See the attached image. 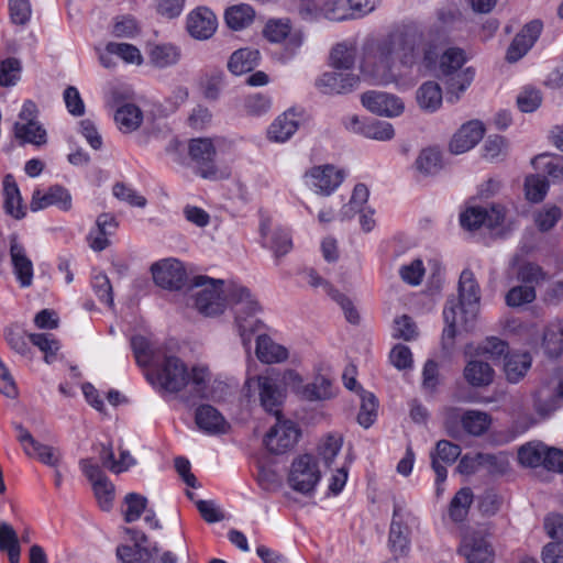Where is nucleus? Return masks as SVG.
<instances>
[{
	"label": "nucleus",
	"instance_id": "f257e3e1",
	"mask_svg": "<svg viewBox=\"0 0 563 563\" xmlns=\"http://www.w3.org/2000/svg\"><path fill=\"white\" fill-rule=\"evenodd\" d=\"M438 56L432 30L426 32L416 23H404L364 43L361 70L376 84L387 85L415 68H430Z\"/></svg>",
	"mask_w": 563,
	"mask_h": 563
},
{
	"label": "nucleus",
	"instance_id": "f03ea898",
	"mask_svg": "<svg viewBox=\"0 0 563 563\" xmlns=\"http://www.w3.org/2000/svg\"><path fill=\"white\" fill-rule=\"evenodd\" d=\"M479 299L481 288L475 275L471 269L465 268L459 279V299L449 298L443 309V318L446 323L442 334L443 341L455 338L457 325L466 331L473 327L478 312Z\"/></svg>",
	"mask_w": 563,
	"mask_h": 563
},
{
	"label": "nucleus",
	"instance_id": "7ed1b4c3",
	"mask_svg": "<svg viewBox=\"0 0 563 563\" xmlns=\"http://www.w3.org/2000/svg\"><path fill=\"white\" fill-rule=\"evenodd\" d=\"M157 384L167 393L180 391L189 382L196 398H202L209 380L206 367L195 366L189 373L186 364L177 356L163 354L155 365Z\"/></svg>",
	"mask_w": 563,
	"mask_h": 563
},
{
	"label": "nucleus",
	"instance_id": "20e7f679",
	"mask_svg": "<svg viewBox=\"0 0 563 563\" xmlns=\"http://www.w3.org/2000/svg\"><path fill=\"white\" fill-rule=\"evenodd\" d=\"M465 62L464 51L457 47L448 48L440 57L439 78L445 87V98L449 103H456L474 80L475 69L463 68Z\"/></svg>",
	"mask_w": 563,
	"mask_h": 563
},
{
	"label": "nucleus",
	"instance_id": "39448f33",
	"mask_svg": "<svg viewBox=\"0 0 563 563\" xmlns=\"http://www.w3.org/2000/svg\"><path fill=\"white\" fill-rule=\"evenodd\" d=\"M227 297L234 307L235 323L242 340V344L249 351L251 344V334L262 324L261 320L255 318L261 310L257 300L252 296L249 288L231 284L227 290Z\"/></svg>",
	"mask_w": 563,
	"mask_h": 563
},
{
	"label": "nucleus",
	"instance_id": "423d86ee",
	"mask_svg": "<svg viewBox=\"0 0 563 563\" xmlns=\"http://www.w3.org/2000/svg\"><path fill=\"white\" fill-rule=\"evenodd\" d=\"M492 423L490 416L479 410H466L449 407L444 410V427L449 435L460 437L462 430L470 435L479 437L484 434Z\"/></svg>",
	"mask_w": 563,
	"mask_h": 563
},
{
	"label": "nucleus",
	"instance_id": "0eeeda50",
	"mask_svg": "<svg viewBox=\"0 0 563 563\" xmlns=\"http://www.w3.org/2000/svg\"><path fill=\"white\" fill-rule=\"evenodd\" d=\"M223 280L207 276H197L194 279L192 298L197 310L209 317L222 313L225 308Z\"/></svg>",
	"mask_w": 563,
	"mask_h": 563
},
{
	"label": "nucleus",
	"instance_id": "6e6552de",
	"mask_svg": "<svg viewBox=\"0 0 563 563\" xmlns=\"http://www.w3.org/2000/svg\"><path fill=\"white\" fill-rule=\"evenodd\" d=\"M459 552L467 563H494L495 549L486 528H472L462 539Z\"/></svg>",
	"mask_w": 563,
	"mask_h": 563
},
{
	"label": "nucleus",
	"instance_id": "1a4fd4ad",
	"mask_svg": "<svg viewBox=\"0 0 563 563\" xmlns=\"http://www.w3.org/2000/svg\"><path fill=\"white\" fill-rule=\"evenodd\" d=\"M249 386L255 384L258 390V398L261 406L268 413H272L276 418L282 416V406L286 397V386L277 376L273 375H260L255 378L249 379L246 383Z\"/></svg>",
	"mask_w": 563,
	"mask_h": 563
},
{
	"label": "nucleus",
	"instance_id": "9d476101",
	"mask_svg": "<svg viewBox=\"0 0 563 563\" xmlns=\"http://www.w3.org/2000/svg\"><path fill=\"white\" fill-rule=\"evenodd\" d=\"M320 478L321 474L313 456L303 454L292 462L288 483L296 492L310 494L314 490Z\"/></svg>",
	"mask_w": 563,
	"mask_h": 563
},
{
	"label": "nucleus",
	"instance_id": "9b49d317",
	"mask_svg": "<svg viewBox=\"0 0 563 563\" xmlns=\"http://www.w3.org/2000/svg\"><path fill=\"white\" fill-rule=\"evenodd\" d=\"M283 382L306 400H324L333 396L331 379L321 375L317 376L311 384L302 385L300 375L288 369L283 374Z\"/></svg>",
	"mask_w": 563,
	"mask_h": 563
},
{
	"label": "nucleus",
	"instance_id": "f8f14e48",
	"mask_svg": "<svg viewBox=\"0 0 563 563\" xmlns=\"http://www.w3.org/2000/svg\"><path fill=\"white\" fill-rule=\"evenodd\" d=\"M563 407V376L542 383L533 394L534 411L548 418Z\"/></svg>",
	"mask_w": 563,
	"mask_h": 563
},
{
	"label": "nucleus",
	"instance_id": "ddd939ff",
	"mask_svg": "<svg viewBox=\"0 0 563 563\" xmlns=\"http://www.w3.org/2000/svg\"><path fill=\"white\" fill-rule=\"evenodd\" d=\"M154 283L167 290L181 289L187 283V272L176 258H165L151 266Z\"/></svg>",
	"mask_w": 563,
	"mask_h": 563
},
{
	"label": "nucleus",
	"instance_id": "4468645a",
	"mask_svg": "<svg viewBox=\"0 0 563 563\" xmlns=\"http://www.w3.org/2000/svg\"><path fill=\"white\" fill-rule=\"evenodd\" d=\"M276 419L277 422L266 434L264 444L271 453L284 454L295 446L300 432L294 422L283 421L280 416Z\"/></svg>",
	"mask_w": 563,
	"mask_h": 563
},
{
	"label": "nucleus",
	"instance_id": "2eb2a0df",
	"mask_svg": "<svg viewBox=\"0 0 563 563\" xmlns=\"http://www.w3.org/2000/svg\"><path fill=\"white\" fill-rule=\"evenodd\" d=\"M79 465L82 473L92 484L99 506L102 510L108 511L112 507L114 486L107 478L100 466L93 463L91 459L81 460Z\"/></svg>",
	"mask_w": 563,
	"mask_h": 563
},
{
	"label": "nucleus",
	"instance_id": "dca6fc26",
	"mask_svg": "<svg viewBox=\"0 0 563 563\" xmlns=\"http://www.w3.org/2000/svg\"><path fill=\"white\" fill-rule=\"evenodd\" d=\"M56 207L67 212L73 207V199L69 190L62 185L49 186L46 190L35 189L30 201V209L33 212Z\"/></svg>",
	"mask_w": 563,
	"mask_h": 563
},
{
	"label": "nucleus",
	"instance_id": "f3484780",
	"mask_svg": "<svg viewBox=\"0 0 563 563\" xmlns=\"http://www.w3.org/2000/svg\"><path fill=\"white\" fill-rule=\"evenodd\" d=\"M461 455V446L459 444H454L448 440H440L434 450L430 453L431 466L435 473V486H437V495H440L443 490V483L446 479L448 472L446 467L441 464H453L457 457Z\"/></svg>",
	"mask_w": 563,
	"mask_h": 563
},
{
	"label": "nucleus",
	"instance_id": "a211bd4d",
	"mask_svg": "<svg viewBox=\"0 0 563 563\" xmlns=\"http://www.w3.org/2000/svg\"><path fill=\"white\" fill-rule=\"evenodd\" d=\"M188 152L191 161L198 166V174L202 178H213L217 168L213 164L216 147L211 139L198 137L189 142Z\"/></svg>",
	"mask_w": 563,
	"mask_h": 563
},
{
	"label": "nucleus",
	"instance_id": "6ab92c4d",
	"mask_svg": "<svg viewBox=\"0 0 563 563\" xmlns=\"http://www.w3.org/2000/svg\"><path fill=\"white\" fill-rule=\"evenodd\" d=\"M360 77L343 69H335L322 74L317 80V88L325 95L349 93L357 88Z\"/></svg>",
	"mask_w": 563,
	"mask_h": 563
},
{
	"label": "nucleus",
	"instance_id": "aec40b11",
	"mask_svg": "<svg viewBox=\"0 0 563 563\" xmlns=\"http://www.w3.org/2000/svg\"><path fill=\"white\" fill-rule=\"evenodd\" d=\"M361 102L368 111L383 117H398L405 106L400 98L383 91H366L361 96Z\"/></svg>",
	"mask_w": 563,
	"mask_h": 563
},
{
	"label": "nucleus",
	"instance_id": "412c9836",
	"mask_svg": "<svg viewBox=\"0 0 563 563\" xmlns=\"http://www.w3.org/2000/svg\"><path fill=\"white\" fill-rule=\"evenodd\" d=\"M543 29L540 20H533L527 23L510 43L506 59L509 63H516L522 58L539 38Z\"/></svg>",
	"mask_w": 563,
	"mask_h": 563
},
{
	"label": "nucleus",
	"instance_id": "4be33fe9",
	"mask_svg": "<svg viewBox=\"0 0 563 563\" xmlns=\"http://www.w3.org/2000/svg\"><path fill=\"white\" fill-rule=\"evenodd\" d=\"M306 176L317 194L329 196L343 181L344 172L333 165H321L312 167Z\"/></svg>",
	"mask_w": 563,
	"mask_h": 563
},
{
	"label": "nucleus",
	"instance_id": "5701e85b",
	"mask_svg": "<svg viewBox=\"0 0 563 563\" xmlns=\"http://www.w3.org/2000/svg\"><path fill=\"white\" fill-rule=\"evenodd\" d=\"M307 283L311 287L322 286L325 292L342 308L346 320L350 323L356 324L360 321V316L352 301L330 283L324 280L314 269L309 268L302 273Z\"/></svg>",
	"mask_w": 563,
	"mask_h": 563
},
{
	"label": "nucleus",
	"instance_id": "b1692460",
	"mask_svg": "<svg viewBox=\"0 0 563 563\" xmlns=\"http://www.w3.org/2000/svg\"><path fill=\"white\" fill-rule=\"evenodd\" d=\"M345 128L354 133L377 141H389L395 135L394 128L389 122L374 119L360 120L357 115L350 117L345 121Z\"/></svg>",
	"mask_w": 563,
	"mask_h": 563
},
{
	"label": "nucleus",
	"instance_id": "393cba45",
	"mask_svg": "<svg viewBox=\"0 0 563 563\" xmlns=\"http://www.w3.org/2000/svg\"><path fill=\"white\" fill-rule=\"evenodd\" d=\"M10 257L13 273L21 287H30L33 283V263L27 257L25 247L18 242V236H10Z\"/></svg>",
	"mask_w": 563,
	"mask_h": 563
},
{
	"label": "nucleus",
	"instance_id": "a878e982",
	"mask_svg": "<svg viewBox=\"0 0 563 563\" xmlns=\"http://www.w3.org/2000/svg\"><path fill=\"white\" fill-rule=\"evenodd\" d=\"M484 125L474 120L461 126L450 142V151L453 154H462L473 148L484 136Z\"/></svg>",
	"mask_w": 563,
	"mask_h": 563
},
{
	"label": "nucleus",
	"instance_id": "bb28decb",
	"mask_svg": "<svg viewBox=\"0 0 563 563\" xmlns=\"http://www.w3.org/2000/svg\"><path fill=\"white\" fill-rule=\"evenodd\" d=\"M217 16L207 8H198L187 18V30L197 40L211 37L217 30Z\"/></svg>",
	"mask_w": 563,
	"mask_h": 563
},
{
	"label": "nucleus",
	"instance_id": "cd10ccee",
	"mask_svg": "<svg viewBox=\"0 0 563 563\" xmlns=\"http://www.w3.org/2000/svg\"><path fill=\"white\" fill-rule=\"evenodd\" d=\"M3 208L7 214L21 220L26 214V207L23 205L20 189L14 177L8 174L3 178Z\"/></svg>",
	"mask_w": 563,
	"mask_h": 563
},
{
	"label": "nucleus",
	"instance_id": "c85d7f7f",
	"mask_svg": "<svg viewBox=\"0 0 563 563\" xmlns=\"http://www.w3.org/2000/svg\"><path fill=\"white\" fill-rule=\"evenodd\" d=\"M399 512L400 507L395 506L388 537V544L396 560L397 556L406 555L408 553L410 544L409 530L407 526L397 520Z\"/></svg>",
	"mask_w": 563,
	"mask_h": 563
},
{
	"label": "nucleus",
	"instance_id": "c756f323",
	"mask_svg": "<svg viewBox=\"0 0 563 563\" xmlns=\"http://www.w3.org/2000/svg\"><path fill=\"white\" fill-rule=\"evenodd\" d=\"M131 347L137 365L142 367L155 366L164 354L161 349L155 347L150 339L144 335L132 336Z\"/></svg>",
	"mask_w": 563,
	"mask_h": 563
},
{
	"label": "nucleus",
	"instance_id": "7c9ffc66",
	"mask_svg": "<svg viewBox=\"0 0 563 563\" xmlns=\"http://www.w3.org/2000/svg\"><path fill=\"white\" fill-rule=\"evenodd\" d=\"M256 356L262 363H280L288 358L285 346L274 342L268 335L262 334L256 339Z\"/></svg>",
	"mask_w": 563,
	"mask_h": 563
},
{
	"label": "nucleus",
	"instance_id": "2f4dec72",
	"mask_svg": "<svg viewBox=\"0 0 563 563\" xmlns=\"http://www.w3.org/2000/svg\"><path fill=\"white\" fill-rule=\"evenodd\" d=\"M147 56L151 65L164 69L179 62L180 49L170 43L154 44L148 47Z\"/></svg>",
	"mask_w": 563,
	"mask_h": 563
},
{
	"label": "nucleus",
	"instance_id": "473e14b6",
	"mask_svg": "<svg viewBox=\"0 0 563 563\" xmlns=\"http://www.w3.org/2000/svg\"><path fill=\"white\" fill-rule=\"evenodd\" d=\"M195 420L197 426L208 433H223L227 422L222 415L210 405H202L197 408Z\"/></svg>",
	"mask_w": 563,
	"mask_h": 563
},
{
	"label": "nucleus",
	"instance_id": "72a5a7b5",
	"mask_svg": "<svg viewBox=\"0 0 563 563\" xmlns=\"http://www.w3.org/2000/svg\"><path fill=\"white\" fill-rule=\"evenodd\" d=\"M494 369L487 363L478 360L470 361L464 368V378L473 387H486L494 380Z\"/></svg>",
	"mask_w": 563,
	"mask_h": 563
},
{
	"label": "nucleus",
	"instance_id": "f704fd0d",
	"mask_svg": "<svg viewBox=\"0 0 563 563\" xmlns=\"http://www.w3.org/2000/svg\"><path fill=\"white\" fill-rule=\"evenodd\" d=\"M114 121L121 132L131 133L140 128L143 112L134 103H124L117 109Z\"/></svg>",
	"mask_w": 563,
	"mask_h": 563
},
{
	"label": "nucleus",
	"instance_id": "c9c22d12",
	"mask_svg": "<svg viewBox=\"0 0 563 563\" xmlns=\"http://www.w3.org/2000/svg\"><path fill=\"white\" fill-rule=\"evenodd\" d=\"M260 62V52L252 48H240L235 51L229 62L228 68L233 75H243L252 71Z\"/></svg>",
	"mask_w": 563,
	"mask_h": 563
},
{
	"label": "nucleus",
	"instance_id": "e433bc0d",
	"mask_svg": "<svg viewBox=\"0 0 563 563\" xmlns=\"http://www.w3.org/2000/svg\"><path fill=\"white\" fill-rule=\"evenodd\" d=\"M542 345L550 357H559L563 353V320L555 319L547 325Z\"/></svg>",
	"mask_w": 563,
	"mask_h": 563
},
{
	"label": "nucleus",
	"instance_id": "4c0bfd02",
	"mask_svg": "<svg viewBox=\"0 0 563 563\" xmlns=\"http://www.w3.org/2000/svg\"><path fill=\"white\" fill-rule=\"evenodd\" d=\"M532 358L529 353H511L506 354L504 371L507 380L518 383L531 366Z\"/></svg>",
	"mask_w": 563,
	"mask_h": 563
},
{
	"label": "nucleus",
	"instance_id": "58836bf2",
	"mask_svg": "<svg viewBox=\"0 0 563 563\" xmlns=\"http://www.w3.org/2000/svg\"><path fill=\"white\" fill-rule=\"evenodd\" d=\"M416 98L422 110L434 112L442 104L441 87L434 81H426L418 88Z\"/></svg>",
	"mask_w": 563,
	"mask_h": 563
},
{
	"label": "nucleus",
	"instance_id": "ea45409f",
	"mask_svg": "<svg viewBox=\"0 0 563 563\" xmlns=\"http://www.w3.org/2000/svg\"><path fill=\"white\" fill-rule=\"evenodd\" d=\"M298 129L294 113L285 112L279 115L268 129V137L276 142L287 141Z\"/></svg>",
	"mask_w": 563,
	"mask_h": 563
},
{
	"label": "nucleus",
	"instance_id": "a19ab883",
	"mask_svg": "<svg viewBox=\"0 0 563 563\" xmlns=\"http://www.w3.org/2000/svg\"><path fill=\"white\" fill-rule=\"evenodd\" d=\"M481 470H485L490 476H503L510 468L509 455L506 452H481Z\"/></svg>",
	"mask_w": 563,
	"mask_h": 563
},
{
	"label": "nucleus",
	"instance_id": "79ce46f5",
	"mask_svg": "<svg viewBox=\"0 0 563 563\" xmlns=\"http://www.w3.org/2000/svg\"><path fill=\"white\" fill-rule=\"evenodd\" d=\"M255 11L249 4L241 3L230 7L225 11V22L232 30H242L247 27L254 20Z\"/></svg>",
	"mask_w": 563,
	"mask_h": 563
},
{
	"label": "nucleus",
	"instance_id": "37998d69",
	"mask_svg": "<svg viewBox=\"0 0 563 563\" xmlns=\"http://www.w3.org/2000/svg\"><path fill=\"white\" fill-rule=\"evenodd\" d=\"M157 552V547L152 550L131 545H119L117 548V556L122 563H154V555Z\"/></svg>",
	"mask_w": 563,
	"mask_h": 563
},
{
	"label": "nucleus",
	"instance_id": "c03bdc74",
	"mask_svg": "<svg viewBox=\"0 0 563 563\" xmlns=\"http://www.w3.org/2000/svg\"><path fill=\"white\" fill-rule=\"evenodd\" d=\"M330 59L335 69L350 70L355 64L356 48L352 44L339 43L332 48Z\"/></svg>",
	"mask_w": 563,
	"mask_h": 563
},
{
	"label": "nucleus",
	"instance_id": "a18cd8bd",
	"mask_svg": "<svg viewBox=\"0 0 563 563\" xmlns=\"http://www.w3.org/2000/svg\"><path fill=\"white\" fill-rule=\"evenodd\" d=\"M14 134L15 137L23 143H31L34 145H42L46 143V131L40 123L15 122Z\"/></svg>",
	"mask_w": 563,
	"mask_h": 563
},
{
	"label": "nucleus",
	"instance_id": "49530a36",
	"mask_svg": "<svg viewBox=\"0 0 563 563\" xmlns=\"http://www.w3.org/2000/svg\"><path fill=\"white\" fill-rule=\"evenodd\" d=\"M473 501V493L471 488H461L450 503L449 515L450 518L455 522L463 521L467 514L470 506Z\"/></svg>",
	"mask_w": 563,
	"mask_h": 563
},
{
	"label": "nucleus",
	"instance_id": "de8ad7c7",
	"mask_svg": "<svg viewBox=\"0 0 563 563\" xmlns=\"http://www.w3.org/2000/svg\"><path fill=\"white\" fill-rule=\"evenodd\" d=\"M141 32L137 20L131 14L118 15L113 19L111 34L115 37L133 38Z\"/></svg>",
	"mask_w": 563,
	"mask_h": 563
},
{
	"label": "nucleus",
	"instance_id": "09e8293b",
	"mask_svg": "<svg viewBox=\"0 0 563 563\" xmlns=\"http://www.w3.org/2000/svg\"><path fill=\"white\" fill-rule=\"evenodd\" d=\"M361 396V408L357 415V421L364 428H368L373 424L376 418L377 400L376 397L368 391H365L360 387Z\"/></svg>",
	"mask_w": 563,
	"mask_h": 563
},
{
	"label": "nucleus",
	"instance_id": "8fccbe9b",
	"mask_svg": "<svg viewBox=\"0 0 563 563\" xmlns=\"http://www.w3.org/2000/svg\"><path fill=\"white\" fill-rule=\"evenodd\" d=\"M545 445L542 443H527L518 450L520 464L529 467H537L543 464Z\"/></svg>",
	"mask_w": 563,
	"mask_h": 563
},
{
	"label": "nucleus",
	"instance_id": "3c124183",
	"mask_svg": "<svg viewBox=\"0 0 563 563\" xmlns=\"http://www.w3.org/2000/svg\"><path fill=\"white\" fill-rule=\"evenodd\" d=\"M106 51L129 64L141 65L143 63L140 49L132 44L110 42L107 44Z\"/></svg>",
	"mask_w": 563,
	"mask_h": 563
},
{
	"label": "nucleus",
	"instance_id": "603ef678",
	"mask_svg": "<svg viewBox=\"0 0 563 563\" xmlns=\"http://www.w3.org/2000/svg\"><path fill=\"white\" fill-rule=\"evenodd\" d=\"M547 278L548 274L536 263H522L517 271V279L523 285H531L534 288Z\"/></svg>",
	"mask_w": 563,
	"mask_h": 563
},
{
	"label": "nucleus",
	"instance_id": "864d4df0",
	"mask_svg": "<svg viewBox=\"0 0 563 563\" xmlns=\"http://www.w3.org/2000/svg\"><path fill=\"white\" fill-rule=\"evenodd\" d=\"M537 297L536 289L531 285L514 286L506 294L507 306L516 308L532 302Z\"/></svg>",
	"mask_w": 563,
	"mask_h": 563
},
{
	"label": "nucleus",
	"instance_id": "5fc2aeb1",
	"mask_svg": "<svg viewBox=\"0 0 563 563\" xmlns=\"http://www.w3.org/2000/svg\"><path fill=\"white\" fill-rule=\"evenodd\" d=\"M416 169L423 176L433 175L441 168L440 154L435 150H423L416 159Z\"/></svg>",
	"mask_w": 563,
	"mask_h": 563
},
{
	"label": "nucleus",
	"instance_id": "6e6d98bb",
	"mask_svg": "<svg viewBox=\"0 0 563 563\" xmlns=\"http://www.w3.org/2000/svg\"><path fill=\"white\" fill-rule=\"evenodd\" d=\"M31 454H26L30 457H35L40 462L51 467H57L60 462V453L57 449L43 444L37 440L30 446Z\"/></svg>",
	"mask_w": 563,
	"mask_h": 563
},
{
	"label": "nucleus",
	"instance_id": "4d7b16f0",
	"mask_svg": "<svg viewBox=\"0 0 563 563\" xmlns=\"http://www.w3.org/2000/svg\"><path fill=\"white\" fill-rule=\"evenodd\" d=\"M549 189V183L544 176L530 175L526 178V197L532 202H540L544 199Z\"/></svg>",
	"mask_w": 563,
	"mask_h": 563
},
{
	"label": "nucleus",
	"instance_id": "13d9d810",
	"mask_svg": "<svg viewBox=\"0 0 563 563\" xmlns=\"http://www.w3.org/2000/svg\"><path fill=\"white\" fill-rule=\"evenodd\" d=\"M29 339L33 345L37 346L40 351L44 353L45 362L52 363L59 349V344L53 335L47 333H32L29 335Z\"/></svg>",
	"mask_w": 563,
	"mask_h": 563
},
{
	"label": "nucleus",
	"instance_id": "bf43d9fd",
	"mask_svg": "<svg viewBox=\"0 0 563 563\" xmlns=\"http://www.w3.org/2000/svg\"><path fill=\"white\" fill-rule=\"evenodd\" d=\"M124 501L126 504V509L123 515L126 522L136 521L146 510L147 498L143 495L137 493H129L125 496Z\"/></svg>",
	"mask_w": 563,
	"mask_h": 563
},
{
	"label": "nucleus",
	"instance_id": "052dcab7",
	"mask_svg": "<svg viewBox=\"0 0 563 563\" xmlns=\"http://www.w3.org/2000/svg\"><path fill=\"white\" fill-rule=\"evenodd\" d=\"M112 192L115 198L129 203L132 207L144 208L147 203V200L144 196L140 195L135 189L124 183L114 184Z\"/></svg>",
	"mask_w": 563,
	"mask_h": 563
},
{
	"label": "nucleus",
	"instance_id": "680f3d73",
	"mask_svg": "<svg viewBox=\"0 0 563 563\" xmlns=\"http://www.w3.org/2000/svg\"><path fill=\"white\" fill-rule=\"evenodd\" d=\"M342 448V438L340 435L329 434L318 446L319 456L324 465L330 467L334 457Z\"/></svg>",
	"mask_w": 563,
	"mask_h": 563
},
{
	"label": "nucleus",
	"instance_id": "e2e57ef3",
	"mask_svg": "<svg viewBox=\"0 0 563 563\" xmlns=\"http://www.w3.org/2000/svg\"><path fill=\"white\" fill-rule=\"evenodd\" d=\"M291 30L288 19L269 20L264 29V36L273 43L284 41Z\"/></svg>",
	"mask_w": 563,
	"mask_h": 563
},
{
	"label": "nucleus",
	"instance_id": "0e129e2a",
	"mask_svg": "<svg viewBox=\"0 0 563 563\" xmlns=\"http://www.w3.org/2000/svg\"><path fill=\"white\" fill-rule=\"evenodd\" d=\"M21 63L10 57L0 63V86L10 87L16 84L20 78Z\"/></svg>",
	"mask_w": 563,
	"mask_h": 563
},
{
	"label": "nucleus",
	"instance_id": "69168bd1",
	"mask_svg": "<svg viewBox=\"0 0 563 563\" xmlns=\"http://www.w3.org/2000/svg\"><path fill=\"white\" fill-rule=\"evenodd\" d=\"M324 16L331 21H345L353 19L350 3L345 0H329L323 7Z\"/></svg>",
	"mask_w": 563,
	"mask_h": 563
},
{
	"label": "nucleus",
	"instance_id": "338daca9",
	"mask_svg": "<svg viewBox=\"0 0 563 563\" xmlns=\"http://www.w3.org/2000/svg\"><path fill=\"white\" fill-rule=\"evenodd\" d=\"M562 217V211L556 206H547L536 213L534 222L542 232L551 230Z\"/></svg>",
	"mask_w": 563,
	"mask_h": 563
},
{
	"label": "nucleus",
	"instance_id": "774afa93",
	"mask_svg": "<svg viewBox=\"0 0 563 563\" xmlns=\"http://www.w3.org/2000/svg\"><path fill=\"white\" fill-rule=\"evenodd\" d=\"M417 334V327L409 316L402 314L394 320V338L410 341L415 339Z\"/></svg>",
	"mask_w": 563,
	"mask_h": 563
}]
</instances>
